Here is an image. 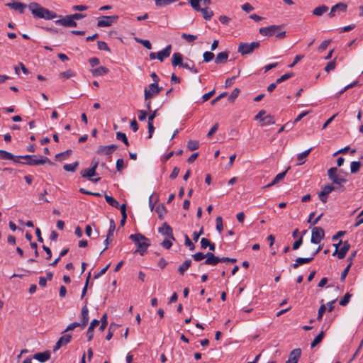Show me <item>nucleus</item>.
<instances>
[{"label":"nucleus","instance_id":"obj_28","mask_svg":"<svg viewBox=\"0 0 363 363\" xmlns=\"http://www.w3.org/2000/svg\"><path fill=\"white\" fill-rule=\"evenodd\" d=\"M337 188L335 187L333 184H327L323 186L321 190V196H328L332 191L337 190Z\"/></svg>","mask_w":363,"mask_h":363},{"label":"nucleus","instance_id":"obj_14","mask_svg":"<svg viewBox=\"0 0 363 363\" xmlns=\"http://www.w3.org/2000/svg\"><path fill=\"white\" fill-rule=\"evenodd\" d=\"M301 355V350L300 348H296L293 350L289 355V359L285 363H297Z\"/></svg>","mask_w":363,"mask_h":363},{"label":"nucleus","instance_id":"obj_27","mask_svg":"<svg viewBox=\"0 0 363 363\" xmlns=\"http://www.w3.org/2000/svg\"><path fill=\"white\" fill-rule=\"evenodd\" d=\"M80 174L84 178L90 179L91 177H93L94 176H95L96 174V172L94 170V169H92L91 167H90L89 169H82L80 172Z\"/></svg>","mask_w":363,"mask_h":363},{"label":"nucleus","instance_id":"obj_63","mask_svg":"<svg viewBox=\"0 0 363 363\" xmlns=\"http://www.w3.org/2000/svg\"><path fill=\"white\" fill-rule=\"evenodd\" d=\"M330 42H331V40H325L323 41L322 43L318 47V50L323 51V50H326L328 46L330 45Z\"/></svg>","mask_w":363,"mask_h":363},{"label":"nucleus","instance_id":"obj_21","mask_svg":"<svg viewBox=\"0 0 363 363\" xmlns=\"http://www.w3.org/2000/svg\"><path fill=\"white\" fill-rule=\"evenodd\" d=\"M313 259V257H298L297 258L296 260H295V263H294L291 267L294 268V269H296L298 268L300 265L301 264H308V263H310L311 262H312Z\"/></svg>","mask_w":363,"mask_h":363},{"label":"nucleus","instance_id":"obj_12","mask_svg":"<svg viewBox=\"0 0 363 363\" xmlns=\"http://www.w3.org/2000/svg\"><path fill=\"white\" fill-rule=\"evenodd\" d=\"M55 23L65 27H76L77 22L73 21L71 15L65 16L60 19L55 21Z\"/></svg>","mask_w":363,"mask_h":363},{"label":"nucleus","instance_id":"obj_44","mask_svg":"<svg viewBox=\"0 0 363 363\" xmlns=\"http://www.w3.org/2000/svg\"><path fill=\"white\" fill-rule=\"evenodd\" d=\"M351 296L352 294L350 293H346L345 295L340 301L339 304L340 306H345L350 302Z\"/></svg>","mask_w":363,"mask_h":363},{"label":"nucleus","instance_id":"obj_11","mask_svg":"<svg viewBox=\"0 0 363 363\" xmlns=\"http://www.w3.org/2000/svg\"><path fill=\"white\" fill-rule=\"evenodd\" d=\"M229 257H218L216 256L214 254L208 255V259H206L203 262L204 264L215 266L218 264L219 262H228Z\"/></svg>","mask_w":363,"mask_h":363},{"label":"nucleus","instance_id":"obj_8","mask_svg":"<svg viewBox=\"0 0 363 363\" xmlns=\"http://www.w3.org/2000/svg\"><path fill=\"white\" fill-rule=\"evenodd\" d=\"M325 231L320 227H314L312 228L311 242L314 244H318L324 238Z\"/></svg>","mask_w":363,"mask_h":363},{"label":"nucleus","instance_id":"obj_47","mask_svg":"<svg viewBox=\"0 0 363 363\" xmlns=\"http://www.w3.org/2000/svg\"><path fill=\"white\" fill-rule=\"evenodd\" d=\"M107 314L106 313H104L101 318V325H100V328H99V330L101 331H104L105 330V328H106L107 326V324H108V322H107Z\"/></svg>","mask_w":363,"mask_h":363},{"label":"nucleus","instance_id":"obj_24","mask_svg":"<svg viewBox=\"0 0 363 363\" xmlns=\"http://www.w3.org/2000/svg\"><path fill=\"white\" fill-rule=\"evenodd\" d=\"M108 72V69L104 66H101L96 69H91V72L94 77L103 76L106 74Z\"/></svg>","mask_w":363,"mask_h":363},{"label":"nucleus","instance_id":"obj_5","mask_svg":"<svg viewBox=\"0 0 363 363\" xmlns=\"http://www.w3.org/2000/svg\"><path fill=\"white\" fill-rule=\"evenodd\" d=\"M162 87H160L157 83H152L148 86V88L144 91L145 101H147L152 98L154 96L157 95L161 90Z\"/></svg>","mask_w":363,"mask_h":363},{"label":"nucleus","instance_id":"obj_15","mask_svg":"<svg viewBox=\"0 0 363 363\" xmlns=\"http://www.w3.org/2000/svg\"><path fill=\"white\" fill-rule=\"evenodd\" d=\"M6 6L11 8V9L18 11L20 13H23L25 9L27 7L26 4L16 1L12 3H7Z\"/></svg>","mask_w":363,"mask_h":363},{"label":"nucleus","instance_id":"obj_54","mask_svg":"<svg viewBox=\"0 0 363 363\" xmlns=\"http://www.w3.org/2000/svg\"><path fill=\"white\" fill-rule=\"evenodd\" d=\"M335 67H336V62H335V60H332V61L329 62L326 65V66H325V69H325V72H330L331 70L335 69Z\"/></svg>","mask_w":363,"mask_h":363},{"label":"nucleus","instance_id":"obj_58","mask_svg":"<svg viewBox=\"0 0 363 363\" xmlns=\"http://www.w3.org/2000/svg\"><path fill=\"white\" fill-rule=\"evenodd\" d=\"M351 266H352V262L349 263V264L347 266V267L342 271V272L341 274V277H340V280L342 281H345L346 277L348 274V272L350 271Z\"/></svg>","mask_w":363,"mask_h":363},{"label":"nucleus","instance_id":"obj_51","mask_svg":"<svg viewBox=\"0 0 363 363\" xmlns=\"http://www.w3.org/2000/svg\"><path fill=\"white\" fill-rule=\"evenodd\" d=\"M315 212H313L310 214L309 218L308 220V223H311L312 225H315L318 220L320 219V218L323 216V213H320L317 218H314V220L312 221L313 217L315 216Z\"/></svg>","mask_w":363,"mask_h":363},{"label":"nucleus","instance_id":"obj_7","mask_svg":"<svg viewBox=\"0 0 363 363\" xmlns=\"http://www.w3.org/2000/svg\"><path fill=\"white\" fill-rule=\"evenodd\" d=\"M284 25H272L259 28V33L264 36H272L282 29Z\"/></svg>","mask_w":363,"mask_h":363},{"label":"nucleus","instance_id":"obj_6","mask_svg":"<svg viewBox=\"0 0 363 363\" xmlns=\"http://www.w3.org/2000/svg\"><path fill=\"white\" fill-rule=\"evenodd\" d=\"M118 19V16H102L99 18L98 27H108L115 23Z\"/></svg>","mask_w":363,"mask_h":363},{"label":"nucleus","instance_id":"obj_29","mask_svg":"<svg viewBox=\"0 0 363 363\" xmlns=\"http://www.w3.org/2000/svg\"><path fill=\"white\" fill-rule=\"evenodd\" d=\"M199 11L201 12L205 20H210L213 16V11L208 7L201 8V10Z\"/></svg>","mask_w":363,"mask_h":363},{"label":"nucleus","instance_id":"obj_40","mask_svg":"<svg viewBox=\"0 0 363 363\" xmlns=\"http://www.w3.org/2000/svg\"><path fill=\"white\" fill-rule=\"evenodd\" d=\"M182 67L189 69L191 72L194 73H198L199 71L197 68L195 67V65L193 61H191L190 63H183V65H182Z\"/></svg>","mask_w":363,"mask_h":363},{"label":"nucleus","instance_id":"obj_34","mask_svg":"<svg viewBox=\"0 0 363 363\" xmlns=\"http://www.w3.org/2000/svg\"><path fill=\"white\" fill-rule=\"evenodd\" d=\"M325 333L323 331H321L313 340V342L311 344V347L312 348L315 347L316 345H318L319 343H320L324 337Z\"/></svg>","mask_w":363,"mask_h":363},{"label":"nucleus","instance_id":"obj_2","mask_svg":"<svg viewBox=\"0 0 363 363\" xmlns=\"http://www.w3.org/2000/svg\"><path fill=\"white\" fill-rule=\"evenodd\" d=\"M16 157L17 160H19V159L27 160L28 161L26 162H20L19 163L30 166L41 165L45 163H48L50 165L54 164V163L49 158L41 155H19L16 156Z\"/></svg>","mask_w":363,"mask_h":363},{"label":"nucleus","instance_id":"obj_43","mask_svg":"<svg viewBox=\"0 0 363 363\" xmlns=\"http://www.w3.org/2000/svg\"><path fill=\"white\" fill-rule=\"evenodd\" d=\"M71 339L72 335L69 334H66L60 337L58 341L60 342L62 345H66L70 342Z\"/></svg>","mask_w":363,"mask_h":363},{"label":"nucleus","instance_id":"obj_48","mask_svg":"<svg viewBox=\"0 0 363 363\" xmlns=\"http://www.w3.org/2000/svg\"><path fill=\"white\" fill-rule=\"evenodd\" d=\"M74 75L75 74L71 69H68L65 72H61L59 76L60 78L69 79Z\"/></svg>","mask_w":363,"mask_h":363},{"label":"nucleus","instance_id":"obj_31","mask_svg":"<svg viewBox=\"0 0 363 363\" xmlns=\"http://www.w3.org/2000/svg\"><path fill=\"white\" fill-rule=\"evenodd\" d=\"M208 255H213V253L207 252L206 254H203V252H199L193 255L192 257L195 261L199 262L203 259L204 258H206V259H208Z\"/></svg>","mask_w":363,"mask_h":363},{"label":"nucleus","instance_id":"obj_30","mask_svg":"<svg viewBox=\"0 0 363 363\" xmlns=\"http://www.w3.org/2000/svg\"><path fill=\"white\" fill-rule=\"evenodd\" d=\"M104 198L106 201L111 206L118 208L119 203L111 196L105 194Z\"/></svg>","mask_w":363,"mask_h":363},{"label":"nucleus","instance_id":"obj_23","mask_svg":"<svg viewBox=\"0 0 363 363\" xmlns=\"http://www.w3.org/2000/svg\"><path fill=\"white\" fill-rule=\"evenodd\" d=\"M228 51L219 52L216 57L215 63L225 64L228 61Z\"/></svg>","mask_w":363,"mask_h":363},{"label":"nucleus","instance_id":"obj_53","mask_svg":"<svg viewBox=\"0 0 363 363\" xmlns=\"http://www.w3.org/2000/svg\"><path fill=\"white\" fill-rule=\"evenodd\" d=\"M98 48L100 50H106L108 52H111L109 47L107 45V43L104 41H98L97 42Z\"/></svg>","mask_w":363,"mask_h":363},{"label":"nucleus","instance_id":"obj_25","mask_svg":"<svg viewBox=\"0 0 363 363\" xmlns=\"http://www.w3.org/2000/svg\"><path fill=\"white\" fill-rule=\"evenodd\" d=\"M328 11V7L325 5H321L315 8L312 13L317 16H321Z\"/></svg>","mask_w":363,"mask_h":363},{"label":"nucleus","instance_id":"obj_60","mask_svg":"<svg viewBox=\"0 0 363 363\" xmlns=\"http://www.w3.org/2000/svg\"><path fill=\"white\" fill-rule=\"evenodd\" d=\"M289 169H290V167H289L284 172L278 174L274 177V179L277 182V183H278L279 181L282 180L284 178V177L286 176V172H288V170Z\"/></svg>","mask_w":363,"mask_h":363},{"label":"nucleus","instance_id":"obj_20","mask_svg":"<svg viewBox=\"0 0 363 363\" xmlns=\"http://www.w3.org/2000/svg\"><path fill=\"white\" fill-rule=\"evenodd\" d=\"M0 160H13L14 162H20L17 160L16 156H14L11 152L6 150H0Z\"/></svg>","mask_w":363,"mask_h":363},{"label":"nucleus","instance_id":"obj_32","mask_svg":"<svg viewBox=\"0 0 363 363\" xmlns=\"http://www.w3.org/2000/svg\"><path fill=\"white\" fill-rule=\"evenodd\" d=\"M312 148H309L308 150L304 151L303 152L298 154L297 155V160L300 161V162L298 164V165H301L305 162V159L308 157V155L310 154Z\"/></svg>","mask_w":363,"mask_h":363},{"label":"nucleus","instance_id":"obj_4","mask_svg":"<svg viewBox=\"0 0 363 363\" xmlns=\"http://www.w3.org/2000/svg\"><path fill=\"white\" fill-rule=\"evenodd\" d=\"M338 169L337 167H331L328 170V176L330 180L332 181L333 184H341L347 182V179L337 174Z\"/></svg>","mask_w":363,"mask_h":363},{"label":"nucleus","instance_id":"obj_9","mask_svg":"<svg viewBox=\"0 0 363 363\" xmlns=\"http://www.w3.org/2000/svg\"><path fill=\"white\" fill-rule=\"evenodd\" d=\"M28 9L30 10L32 14L38 18H44V7L41 6L36 2H32L28 5Z\"/></svg>","mask_w":363,"mask_h":363},{"label":"nucleus","instance_id":"obj_39","mask_svg":"<svg viewBox=\"0 0 363 363\" xmlns=\"http://www.w3.org/2000/svg\"><path fill=\"white\" fill-rule=\"evenodd\" d=\"M199 147V142L198 140H189L187 143V148L189 150H196Z\"/></svg>","mask_w":363,"mask_h":363},{"label":"nucleus","instance_id":"obj_46","mask_svg":"<svg viewBox=\"0 0 363 363\" xmlns=\"http://www.w3.org/2000/svg\"><path fill=\"white\" fill-rule=\"evenodd\" d=\"M200 1L201 0H189V3L191 7L196 11H199L200 10H201Z\"/></svg>","mask_w":363,"mask_h":363},{"label":"nucleus","instance_id":"obj_62","mask_svg":"<svg viewBox=\"0 0 363 363\" xmlns=\"http://www.w3.org/2000/svg\"><path fill=\"white\" fill-rule=\"evenodd\" d=\"M124 161L123 159H118L116 161V170L121 172L124 169Z\"/></svg>","mask_w":363,"mask_h":363},{"label":"nucleus","instance_id":"obj_13","mask_svg":"<svg viewBox=\"0 0 363 363\" xmlns=\"http://www.w3.org/2000/svg\"><path fill=\"white\" fill-rule=\"evenodd\" d=\"M158 232L164 235L168 236L170 239L173 240H175V238L174 237L173 235L172 228L166 222L163 223L162 227L159 228Z\"/></svg>","mask_w":363,"mask_h":363},{"label":"nucleus","instance_id":"obj_33","mask_svg":"<svg viewBox=\"0 0 363 363\" xmlns=\"http://www.w3.org/2000/svg\"><path fill=\"white\" fill-rule=\"evenodd\" d=\"M155 211L158 213L159 218L162 220L164 218L163 215L167 212V209L163 203H160L156 207Z\"/></svg>","mask_w":363,"mask_h":363},{"label":"nucleus","instance_id":"obj_52","mask_svg":"<svg viewBox=\"0 0 363 363\" xmlns=\"http://www.w3.org/2000/svg\"><path fill=\"white\" fill-rule=\"evenodd\" d=\"M203 61L208 62L214 58V54L211 52L206 51L203 55Z\"/></svg>","mask_w":363,"mask_h":363},{"label":"nucleus","instance_id":"obj_56","mask_svg":"<svg viewBox=\"0 0 363 363\" xmlns=\"http://www.w3.org/2000/svg\"><path fill=\"white\" fill-rule=\"evenodd\" d=\"M293 75H294L293 72L286 73V74L282 75L281 77L278 78L277 79V83L280 84V83L284 82L285 80L291 78Z\"/></svg>","mask_w":363,"mask_h":363},{"label":"nucleus","instance_id":"obj_19","mask_svg":"<svg viewBox=\"0 0 363 363\" xmlns=\"http://www.w3.org/2000/svg\"><path fill=\"white\" fill-rule=\"evenodd\" d=\"M87 300L85 301V306L82 309V327L84 328L89 322V310L86 306Z\"/></svg>","mask_w":363,"mask_h":363},{"label":"nucleus","instance_id":"obj_17","mask_svg":"<svg viewBox=\"0 0 363 363\" xmlns=\"http://www.w3.org/2000/svg\"><path fill=\"white\" fill-rule=\"evenodd\" d=\"M33 358L35 359H37V360L40 361V362H45L46 361H48V359H50V352L47 350V351L43 352L35 353L33 355Z\"/></svg>","mask_w":363,"mask_h":363},{"label":"nucleus","instance_id":"obj_50","mask_svg":"<svg viewBox=\"0 0 363 363\" xmlns=\"http://www.w3.org/2000/svg\"><path fill=\"white\" fill-rule=\"evenodd\" d=\"M240 89L238 88H235L231 93V94L228 97V101L231 103L234 102L235 99L238 96L240 93Z\"/></svg>","mask_w":363,"mask_h":363},{"label":"nucleus","instance_id":"obj_57","mask_svg":"<svg viewBox=\"0 0 363 363\" xmlns=\"http://www.w3.org/2000/svg\"><path fill=\"white\" fill-rule=\"evenodd\" d=\"M79 326H82V323H77V322H74L71 324H69L67 328L62 332V333H66V332H68V331H72L73 330L74 328H77V327H79Z\"/></svg>","mask_w":363,"mask_h":363},{"label":"nucleus","instance_id":"obj_35","mask_svg":"<svg viewBox=\"0 0 363 363\" xmlns=\"http://www.w3.org/2000/svg\"><path fill=\"white\" fill-rule=\"evenodd\" d=\"M97 154L101 155H110L111 154L108 145H100L96 151Z\"/></svg>","mask_w":363,"mask_h":363},{"label":"nucleus","instance_id":"obj_49","mask_svg":"<svg viewBox=\"0 0 363 363\" xmlns=\"http://www.w3.org/2000/svg\"><path fill=\"white\" fill-rule=\"evenodd\" d=\"M182 38L183 39L186 40L189 43H192L195 40L197 39V35H191V34L183 33L182 35Z\"/></svg>","mask_w":363,"mask_h":363},{"label":"nucleus","instance_id":"obj_45","mask_svg":"<svg viewBox=\"0 0 363 363\" xmlns=\"http://www.w3.org/2000/svg\"><path fill=\"white\" fill-rule=\"evenodd\" d=\"M339 6L340 9H336L335 12L340 13V12H346L347 9V5L345 3H338L334 5L333 7Z\"/></svg>","mask_w":363,"mask_h":363},{"label":"nucleus","instance_id":"obj_36","mask_svg":"<svg viewBox=\"0 0 363 363\" xmlns=\"http://www.w3.org/2000/svg\"><path fill=\"white\" fill-rule=\"evenodd\" d=\"M79 166V162H74L72 164H66L63 166V169L67 172H75L77 167Z\"/></svg>","mask_w":363,"mask_h":363},{"label":"nucleus","instance_id":"obj_59","mask_svg":"<svg viewBox=\"0 0 363 363\" xmlns=\"http://www.w3.org/2000/svg\"><path fill=\"white\" fill-rule=\"evenodd\" d=\"M185 245L189 247L190 250H194L195 249V245L191 242L188 235H185Z\"/></svg>","mask_w":363,"mask_h":363},{"label":"nucleus","instance_id":"obj_16","mask_svg":"<svg viewBox=\"0 0 363 363\" xmlns=\"http://www.w3.org/2000/svg\"><path fill=\"white\" fill-rule=\"evenodd\" d=\"M172 51V45H167L164 49L157 53V58L162 62L165 58L169 57Z\"/></svg>","mask_w":363,"mask_h":363},{"label":"nucleus","instance_id":"obj_22","mask_svg":"<svg viewBox=\"0 0 363 363\" xmlns=\"http://www.w3.org/2000/svg\"><path fill=\"white\" fill-rule=\"evenodd\" d=\"M350 248V245L347 241H345L343 243L342 247L340 248L339 252H337V257L340 259H344Z\"/></svg>","mask_w":363,"mask_h":363},{"label":"nucleus","instance_id":"obj_42","mask_svg":"<svg viewBox=\"0 0 363 363\" xmlns=\"http://www.w3.org/2000/svg\"><path fill=\"white\" fill-rule=\"evenodd\" d=\"M116 139L118 140H121L122 142L124 143V144L126 145V146H128L129 145V142L128 140V138L126 137V135L123 133H121V132H117L116 133Z\"/></svg>","mask_w":363,"mask_h":363},{"label":"nucleus","instance_id":"obj_41","mask_svg":"<svg viewBox=\"0 0 363 363\" xmlns=\"http://www.w3.org/2000/svg\"><path fill=\"white\" fill-rule=\"evenodd\" d=\"M361 165H362V164L360 162H357V161L352 162L351 164H350L351 173L355 174V173L358 172Z\"/></svg>","mask_w":363,"mask_h":363},{"label":"nucleus","instance_id":"obj_10","mask_svg":"<svg viewBox=\"0 0 363 363\" xmlns=\"http://www.w3.org/2000/svg\"><path fill=\"white\" fill-rule=\"evenodd\" d=\"M116 228V224L113 219H111L110 220V226L109 229L107 233L106 239L104 241V243L106 245L104 249L100 252V255H101L105 250H106L108 248L109 244L112 242L113 238V233Z\"/></svg>","mask_w":363,"mask_h":363},{"label":"nucleus","instance_id":"obj_38","mask_svg":"<svg viewBox=\"0 0 363 363\" xmlns=\"http://www.w3.org/2000/svg\"><path fill=\"white\" fill-rule=\"evenodd\" d=\"M262 125H267L270 124H274L275 123L274 116L272 115H267L263 118H262Z\"/></svg>","mask_w":363,"mask_h":363},{"label":"nucleus","instance_id":"obj_64","mask_svg":"<svg viewBox=\"0 0 363 363\" xmlns=\"http://www.w3.org/2000/svg\"><path fill=\"white\" fill-rule=\"evenodd\" d=\"M215 94V89H213L212 91L205 94L202 96L203 102H206L208 101Z\"/></svg>","mask_w":363,"mask_h":363},{"label":"nucleus","instance_id":"obj_55","mask_svg":"<svg viewBox=\"0 0 363 363\" xmlns=\"http://www.w3.org/2000/svg\"><path fill=\"white\" fill-rule=\"evenodd\" d=\"M216 230L221 233L223 229V219L220 216L216 218Z\"/></svg>","mask_w":363,"mask_h":363},{"label":"nucleus","instance_id":"obj_1","mask_svg":"<svg viewBox=\"0 0 363 363\" xmlns=\"http://www.w3.org/2000/svg\"><path fill=\"white\" fill-rule=\"evenodd\" d=\"M129 239L138 245L134 253L138 252L142 256L146 253L147 247L150 245V240L140 233L132 234L129 236Z\"/></svg>","mask_w":363,"mask_h":363},{"label":"nucleus","instance_id":"obj_61","mask_svg":"<svg viewBox=\"0 0 363 363\" xmlns=\"http://www.w3.org/2000/svg\"><path fill=\"white\" fill-rule=\"evenodd\" d=\"M303 243V237L301 236L297 240H296L292 246L294 250H298Z\"/></svg>","mask_w":363,"mask_h":363},{"label":"nucleus","instance_id":"obj_3","mask_svg":"<svg viewBox=\"0 0 363 363\" xmlns=\"http://www.w3.org/2000/svg\"><path fill=\"white\" fill-rule=\"evenodd\" d=\"M260 46L259 42H252L248 43H240L238 48V52L242 55H246L251 54L255 49H257Z\"/></svg>","mask_w":363,"mask_h":363},{"label":"nucleus","instance_id":"obj_37","mask_svg":"<svg viewBox=\"0 0 363 363\" xmlns=\"http://www.w3.org/2000/svg\"><path fill=\"white\" fill-rule=\"evenodd\" d=\"M43 11H44V19L50 20L55 18L57 16L56 13L50 11L46 8H45V9L43 10Z\"/></svg>","mask_w":363,"mask_h":363},{"label":"nucleus","instance_id":"obj_18","mask_svg":"<svg viewBox=\"0 0 363 363\" xmlns=\"http://www.w3.org/2000/svg\"><path fill=\"white\" fill-rule=\"evenodd\" d=\"M183 55L180 52H174L172 58V65L174 67L183 65Z\"/></svg>","mask_w":363,"mask_h":363},{"label":"nucleus","instance_id":"obj_26","mask_svg":"<svg viewBox=\"0 0 363 363\" xmlns=\"http://www.w3.org/2000/svg\"><path fill=\"white\" fill-rule=\"evenodd\" d=\"M191 260L186 259L178 268V272L180 275H184V272L191 267Z\"/></svg>","mask_w":363,"mask_h":363}]
</instances>
